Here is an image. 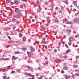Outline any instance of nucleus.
<instances>
[{
	"mask_svg": "<svg viewBox=\"0 0 79 79\" xmlns=\"http://www.w3.org/2000/svg\"><path fill=\"white\" fill-rule=\"evenodd\" d=\"M15 72V71H12L11 72V73H12V74H13V73H14V72Z\"/></svg>",
	"mask_w": 79,
	"mask_h": 79,
	"instance_id": "59",
	"label": "nucleus"
},
{
	"mask_svg": "<svg viewBox=\"0 0 79 79\" xmlns=\"http://www.w3.org/2000/svg\"><path fill=\"white\" fill-rule=\"evenodd\" d=\"M34 44H38V41H36L34 43Z\"/></svg>",
	"mask_w": 79,
	"mask_h": 79,
	"instance_id": "52",
	"label": "nucleus"
},
{
	"mask_svg": "<svg viewBox=\"0 0 79 79\" xmlns=\"http://www.w3.org/2000/svg\"><path fill=\"white\" fill-rule=\"evenodd\" d=\"M63 65H66V63H64L63 64Z\"/></svg>",
	"mask_w": 79,
	"mask_h": 79,
	"instance_id": "53",
	"label": "nucleus"
},
{
	"mask_svg": "<svg viewBox=\"0 0 79 79\" xmlns=\"http://www.w3.org/2000/svg\"><path fill=\"white\" fill-rule=\"evenodd\" d=\"M61 9L62 10H64V7H63L62 6H61Z\"/></svg>",
	"mask_w": 79,
	"mask_h": 79,
	"instance_id": "51",
	"label": "nucleus"
},
{
	"mask_svg": "<svg viewBox=\"0 0 79 79\" xmlns=\"http://www.w3.org/2000/svg\"><path fill=\"white\" fill-rule=\"evenodd\" d=\"M61 61H64V60L62 59L61 60Z\"/></svg>",
	"mask_w": 79,
	"mask_h": 79,
	"instance_id": "60",
	"label": "nucleus"
},
{
	"mask_svg": "<svg viewBox=\"0 0 79 79\" xmlns=\"http://www.w3.org/2000/svg\"><path fill=\"white\" fill-rule=\"evenodd\" d=\"M68 21V19H65V20H64V21L65 22H66V21Z\"/></svg>",
	"mask_w": 79,
	"mask_h": 79,
	"instance_id": "46",
	"label": "nucleus"
},
{
	"mask_svg": "<svg viewBox=\"0 0 79 79\" xmlns=\"http://www.w3.org/2000/svg\"><path fill=\"white\" fill-rule=\"evenodd\" d=\"M21 49L23 51H24V50H27V48H21Z\"/></svg>",
	"mask_w": 79,
	"mask_h": 79,
	"instance_id": "15",
	"label": "nucleus"
},
{
	"mask_svg": "<svg viewBox=\"0 0 79 79\" xmlns=\"http://www.w3.org/2000/svg\"><path fill=\"white\" fill-rule=\"evenodd\" d=\"M15 11V13H19L20 12V10L19 8H16Z\"/></svg>",
	"mask_w": 79,
	"mask_h": 79,
	"instance_id": "2",
	"label": "nucleus"
},
{
	"mask_svg": "<svg viewBox=\"0 0 79 79\" xmlns=\"http://www.w3.org/2000/svg\"><path fill=\"white\" fill-rule=\"evenodd\" d=\"M68 44L69 45H70V46L71 45V43H70L69 42H68Z\"/></svg>",
	"mask_w": 79,
	"mask_h": 79,
	"instance_id": "44",
	"label": "nucleus"
},
{
	"mask_svg": "<svg viewBox=\"0 0 79 79\" xmlns=\"http://www.w3.org/2000/svg\"><path fill=\"white\" fill-rule=\"evenodd\" d=\"M12 21H16L17 19H14L12 20Z\"/></svg>",
	"mask_w": 79,
	"mask_h": 79,
	"instance_id": "24",
	"label": "nucleus"
},
{
	"mask_svg": "<svg viewBox=\"0 0 79 79\" xmlns=\"http://www.w3.org/2000/svg\"><path fill=\"white\" fill-rule=\"evenodd\" d=\"M20 18L21 17H22V18H23V17L24 16H23V15L21 13L20 14Z\"/></svg>",
	"mask_w": 79,
	"mask_h": 79,
	"instance_id": "22",
	"label": "nucleus"
},
{
	"mask_svg": "<svg viewBox=\"0 0 79 79\" xmlns=\"http://www.w3.org/2000/svg\"><path fill=\"white\" fill-rule=\"evenodd\" d=\"M8 39H9V40H11V37H10V36H9Z\"/></svg>",
	"mask_w": 79,
	"mask_h": 79,
	"instance_id": "63",
	"label": "nucleus"
},
{
	"mask_svg": "<svg viewBox=\"0 0 79 79\" xmlns=\"http://www.w3.org/2000/svg\"><path fill=\"white\" fill-rule=\"evenodd\" d=\"M75 38H78V37H79V34H77L76 35H75Z\"/></svg>",
	"mask_w": 79,
	"mask_h": 79,
	"instance_id": "12",
	"label": "nucleus"
},
{
	"mask_svg": "<svg viewBox=\"0 0 79 79\" xmlns=\"http://www.w3.org/2000/svg\"><path fill=\"white\" fill-rule=\"evenodd\" d=\"M36 3H37V4H38V5H39V2H36Z\"/></svg>",
	"mask_w": 79,
	"mask_h": 79,
	"instance_id": "61",
	"label": "nucleus"
},
{
	"mask_svg": "<svg viewBox=\"0 0 79 79\" xmlns=\"http://www.w3.org/2000/svg\"><path fill=\"white\" fill-rule=\"evenodd\" d=\"M11 47V45H7L6 47V48H8V47Z\"/></svg>",
	"mask_w": 79,
	"mask_h": 79,
	"instance_id": "34",
	"label": "nucleus"
},
{
	"mask_svg": "<svg viewBox=\"0 0 79 79\" xmlns=\"http://www.w3.org/2000/svg\"><path fill=\"white\" fill-rule=\"evenodd\" d=\"M22 39L24 42H26V37H24L22 38Z\"/></svg>",
	"mask_w": 79,
	"mask_h": 79,
	"instance_id": "13",
	"label": "nucleus"
},
{
	"mask_svg": "<svg viewBox=\"0 0 79 79\" xmlns=\"http://www.w3.org/2000/svg\"><path fill=\"white\" fill-rule=\"evenodd\" d=\"M6 71V69H3L2 70V71H3V72H5V71Z\"/></svg>",
	"mask_w": 79,
	"mask_h": 79,
	"instance_id": "33",
	"label": "nucleus"
},
{
	"mask_svg": "<svg viewBox=\"0 0 79 79\" xmlns=\"http://www.w3.org/2000/svg\"><path fill=\"white\" fill-rule=\"evenodd\" d=\"M69 52H70V50H67V52L66 53V54H68V53H69Z\"/></svg>",
	"mask_w": 79,
	"mask_h": 79,
	"instance_id": "28",
	"label": "nucleus"
},
{
	"mask_svg": "<svg viewBox=\"0 0 79 79\" xmlns=\"http://www.w3.org/2000/svg\"><path fill=\"white\" fill-rule=\"evenodd\" d=\"M76 58H79V56H76Z\"/></svg>",
	"mask_w": 79,
	"mask_h": 79,
	"instance_id": "41",
	"label": "nucleus"
},
{
	"mask_svg": "<svg viewBox=\"0 0 79 79\" xmlns=\"http://www.w3.org/2000/svg\"><path fill=\"white\" fill-rule=\"evenodd\" d=\"M16 16L17 18H20V13H19L18 14L16 15Z\"/></svg>",
	"mask_w": 79,
	"mask_h": 79,
	"instance_id": "7",
	"label": "nucleus"
},
{
	"mask_svg": "<svg viewBox=\"0 0 79 79\" xmlns=\"http://www.w3.org/2000/svg\"><path fill=\"white\" fill-rule=\"evenodd\" d=\"M13 30L15 29V28H16V26H13Z\"/></svg>",
	"mask_w": 79,
	"mask_h": 79,
	"instance_id": "32",
	"label": "nucleus"
},
{
	"mask_svg": "<svg viewBox=\"0 0 79 79\" xmlns=\"http://www.w3.org/2000/svg\"><path fill=\"white\" fill-rule=\"evenodd\" d=\"M61 73H62V74H64V71L63 70H62L61 71Z\"/></svg>",
	"mask_w": 79,
	"mask_h": 79,
	"instance_id": "36",
	"label": "nucleus"
},
{
	"mask_svg": "<svg viewBox=\"0 0 79 79\" xmlns=\"http://www.w3.org/2000/svg\"><path fill=\"white\" fill-rule=\"evenodd\" d=\"M31 50H30V52L28 51L27 52V54H28V56L29 57H31L32 55H33L34 54L33 52L35 51V49L33 47L31 46Z\"/></svg>",
	"mask_w": 79,
	"mask_h": 79,
	"instance_id": "1",
	"label": "nucleus"
},
{
	"mask_svg": "<svg viewBox=\"0 0 79 79\" xmlns=\"http://www.w3.org/2000/svg\"><path fill=\"white\" fill-rule=\"evenodd\" d=\"M37 11L38 13H40V11H40V9H37Z\"/></svg>",
	"mask_w": 79,
	"mask_h": 79,
	"instance_id": "21",
	"label": "nucleus"
},
{
	"mask_svg": "<svg viewBox=\"0 0 79 79\" xmlns=\"http://www.w3.org/2000/svg\"><path fill=\"white\" fill-rule=\"evenodd\" d=\"M38 79H42V77H40L38 78Z\"/></svg>",
	"mask_w": 79,
	"mask_h": 79,
	"instance_id": "45",
	"label": "nucleus"
},
{
	"mask_svg": "<svg viewBox=\"0 0 79 79\" xmlns=\"http://www.w3.org/2000/svg\"><path fill=\"white\" fill-rule=\"evenodd\" d=\"M31 71H33V69H33V68H32V67H31Z\"/></svg>",
	"mask_w": 79,
	"mask_h": 79,
	"instance_id": "54",
	"label": "nucleus"
},
{
	"mask_svg": "<svg viewBox=\"0 0 79 79\" xmlns=\"http://www.w3.org/2000/svg\"><path fill=\"white\" fill-rule=\"evenodd\" d=\"M71 76L72 78H74V75L73 74H72Z\"/></svg>",
	"mask_w": 79,
	"mask_h": 79,
	"instance_id": "50",
	"label": "nucleus"
},
{
	"mask_svg": "<svg viewBox=\"0 0 79 79\" xmlns=\"http://www.w3.org/2000/svg\"><path fill=\"white\" fill-rule=\"evenodd\" d=\"M69 42H72V40H73V38L72 36L70 37L69 38Z\"/></svg>",
	"mask_w": 79,
	"mask_h": 79,
	"instance_id": "3",
	"label": "nucleus"
},
{
	"mask_svg": "<svg viewBox=\"0 0 79 79\" xmlns=\"http://www.w3.org/2000/svg\"><path fill=\"white\" fill-rule=\"evenodd\" d=\"M58 45H59V46H61V43H60L58 44Z\"/></svg>",
	"mask_w": 79,
	"mask_h": 79,
	"instance_id": "62",
	"label": "nucleus"
},
{
	"mask_svg": "<svg viewBox=\"0 0 79 79\" xmlns=\"http://www.w3.org/2000/svg\"><path fill=\"white\" fill-rule=\"evenodd\" d=\"M75 20L73 21V22L74 23H77V22H78V21L77 20V19L75 18Z\"/></svg>",
	"mask_w": 79,
	"mask_h": 79,
	"instance_id": "16",
	"label": "nucleus"
},
{
	"mask_svg": "<svg viewBox=\"0 0 79 79\" xmlns=\"http://www.w3.org/2000/svg\"><path fill=\"white\" fill-rule=\"evenodd\" d=\"M12 17H13V18H16V16L15 15H12Z\"/></svg>",
	"mask_w": 79,
	"mask_h": 79,
	"instance_id": "43",
	"label": "nucleus"
},
{
	"mask_svg": "<svg viewBox=\"0 0 79 79\" xmlns=\"http://www.w3.org/2000/svg\"><path fill=\"white\" fill-rule=\"evenodd\" d=\"M56 10H58V8L56 7L55 8Z\"/></svg>",
	"mask_w": 79,
	"mask_h": 79,
	"instance_id": "58",
	"label": "nucleus"
},
{
	"mask_svg": "<svg viewBox=\"0 0 79 79\" xmlns=\"http://www.w3.org/2000/svg\"><path fill=\"white\" fill-rule=\"evenodd\" d=\"M47 21H49V22H50V21H51V20H50V19H49L47 20Z\"/></svg>",
	"mask_w": 79,
	"mask_h": 79,
	"instance_id": "42",
	"label": "nucleus"
},
{
	"mask_svg": "<svg viewBox=\"0 0 79 79\" xmlns=\"http://www.w3.org/2000/svg\"><path fill=\"white\" fill-rule=\"evenodd\" d=\"M64 58V59H66L67 58H68V56L66 55H65L63 56Z\"/></svg>",
	"mask_w": 79,
	"mask_h": 79,
	"instance_id": "19",
	"label": "nucleus"
},
{
	"mask_svg": "<svg viewBox=\"0 0 79 79\" xmlns=\"http://www.w3.org/2000/svg\"><path fill=\"white\" fill-rule=\"evenodd\" d=\"M6 3H9L11 2V1L10 0H6Z\"/></svg>",
	"mask_w": 79,
	"mask_h": 79,
	"instance_id": "10",
	"label": "nucleus"
},
{
	"mask_svg": "<svg viewBox=\"0 0 79 79\" xmlns=\"http://www.w3.org/2000/svg\"><path fill=\"white\" fill-rule=\"evenodd\" d=\"M23 2H27V0H22Z\"/></svg>",
	"mask_w": 79,
	"mask_h": 79,
	"instance_id": "47",
	"label": "nucleus"
},
{
	"mask_svg": "<svg viewBox=\"0 0 79 79\" xmlns=\"http://www.w3.org/2000/svg\"><path fill=\"white\" fill-rule=\"evenodd\" d=\"M75 75H76L77 76H79V74L78 73H75Z\"/></svg>",
	"mask_w": 79,
	"mask_h": 79,
	"instance_id": "39",
	"label": "nucleus"
},
{
	"mask_svg": "<svg viewBox=\"0 0 79 79\" xmlns=\"http://www.w3.org/2000/svg\"><path fill=\"white\" fill-rule=\"evenodd\" d=\"M38 69L39 70H40V69H41V68H40V67H38Z\"/></svg>",
	"mask_w": 79,
	"mask_h": 79,
	"instance_id": "57",
	"label": "nucleus"
},
{
	"mask_svg": "<svg viewBox=\"0 0 79 79\" xmlns=\"http://www.w3.org/2000/svg\"><path fill=\"white\" fill-rule=\"evenodd\" d=\"M51 6L52 8H53V7H54V4H52L51 5Z\"/></svg>",
	"mask_w": 79,
	"mask_h": 79,
	"instance_id": "26",
	"label": "nucleus"
},
{
	"mask_svg": "<svg viewBox=\"0 0 79 79\" xmlns=\"http://www.w3.org/2000/svg\"><path fill=\"white\" fill-rule=\"evenodd\" d=\"M32 22H35V20L34 19H33L32 20Z\"/></svg>",
	"mask_w": 79,
	"mask_h": 79,
	"instance_id": "64",
	"label": "nucleus"
},
{
	"mask_svg": "<svg viewBox=\"0 0 79 79\" xmlns=\"http://www.w3.org/2000/svg\"><path fill=\"white\" fill-rule=\"evenodd\" d=\"M66 24H71L72 22H71L67 21L66 23Z\"/></svg>",
	"mask_w": 79,
	"mask_h": 79,
	"instance_id": "9",
	"label": "nucleus"
},
{
	"mask_svg": "<svg viewBox=\"0 0 79 79\" xmlns=\"http://www.w3.org/2000/svg\"><path fill=\"white\" fill-rule=\"evenodd\" d=\"M73 67L74 68H78V65H74L73 66Z\"/></svg>",
	"mask_w": 79,
	"mask_h": 79,
	"instance_id": "14",
	"label": "nucleus"
},
{
	"mask_svg": "<svg viewBox=\"0 0 79 79\" xmlns=\"http://www.w3.org/2000/svg\"><path fill=\"white\" fill-rule=\"evenodd\" d=\"M41 44H46V42L45 41H42V42L41 43Z\"/></svg>",
	"mask_w": 79,
	"mask_h": 79,
	"instance_id": "20",
	"label": "nucleus"
},
{
	"mask_svg": "<svg viewBox=\"0 0 79 79\" xmlns=\"http://www.w3.org/2000/svg\"><path fill=\"white\" fill-rule=\"evenodd\" d=\"M65 3L66 4H67V5L68 4V0L65 1Z\"/></svg>",
	"mask_w": 79,
	"mask_h": 79,
	"instance_id": "27",
	"label": "nucleus"
},
{
	"mask_svg": "<svg viewBox=\"0 0 79 79\" xmlns=\"http://www.w3.org/2000/svg\"><path fill=\"white\" fill-rule=\"evenodd\" d=\"M65 76H66V79H69V78L71 77L69 75V76H68L67 74H65Z\"/></svg>",
	"mask_w": 79,
	"mask_h": 79,
	"instance_id": "6",
	"label": "nucleus"
},
{
	"mask_svg": "<svg viewBox=\"0 0 79 79\" xmlns=\"http://www.w3.org/2000/svg\"><path fill=\"white\" fill-rule=\"evenodd\" d=\"M46 19H47V20H48V19H50V17H47Z\"/></svg>",
	"mask_w": 79,
	"mask_h": 79,
	"instance_id": "49",
	"label": "nucleus"
},
{
	"mask_svg": "<svg viewBox=\"0 0 79 79\" xmlns=\"http://www.w3.org/2000/svg\"><path fill=\"white\" fill-rule=\"evenodd\" d=\"M73 33L74 34H76V31H73Z\"/></svg>",
	"mask_w": 79,
	"mask_h": 79,
	"instance_id": "40",
	"label": "nucleus"
},
{
	"mask_svg": "<svg viewBox=\"0 0 79 79\" xmlns=\"http://www.w3.org/2000/svg\"><path fill=\"white\" fill-rule=\"evenodd\" d=\"M22 36H23V34L20 33V37H22Z\"/></svg>",
	"mask_w": 79,
	"mask_h": 79,
	"instance_id": "37",
	"label": "nucleus"
},
{
	"mask_svg": "<svg viewBox=\"0 0 79 79\" xmlns=\"http://www.w3.org/2000/svg\"><path fill=\"white\" fill-rule=\"evenodd\" d=\"M48 62H46L45 63H44L43 64L44 66H45V65H47V64H48Z\"/></svg>",
	"mask_w": 79,
	"mask_h": 79,
	"instance_id": "17",
	"label": "nucleus"
},
{
	"mask_svg": "<svg viewBox=\"0 0 79 79\" xmlns=\"http://www.w3.org/2000/svg\"><path fill=\"white\" fill-rule=\"evenodd\" d=\"M63 69L64 70H68V67L67 66H65L63 67Z\"/></svg>",
	"mask_w": 79,
	"mask_h": 79,
	"instance_id": "8",
	"label": "nucleus"
},
{
	"mask_svg": "<svg viewBox=\"0 0 79 79\" xmlns=\"http://www.w3.org/2000/svg\"><path fill=\"white\" fill-rule=\"evenodd\" d=\"M19 51H17V52H15V53L16 54H19Z\"/></svg>",
	"mask_w": 79,
	"mask_h": 79,
	"instance_id": "25",
	"label": "nucleus"
},
{
	"mask_svg": "<svg viewBox=\"0 0 79 79\" xmlns=\"http://www.w3.org/2000/svg\"><path fill=\"white\" fill-rule=\"evenodd\" d=\"M20 18L21 17H22V18H23V17L24 16H23V15L21 13L20 14Z\"/></svg>",
	"mask_w": 79,
	"mask_h": 79,
	"instance_id": "23",
	"label": "nucleus"
},
{
	"mask_svg": "<svg viewBox=\"0 0 79 79\" xmlns=\"http://www.w3.org/2000/svg\"><path fill=\"white\" fill-rule=\"evenodd\" d=\"M4 60V58H2V59H0V61H1L2 60Z\"/></svg>",
	"mask_w": 79,
	"mask_h": 79,
	"instance_id": "55",
	"label": "nucleus"
},
{
	"mask_svg": "<svg viewBox=\"0 0 79 79\" xmlns=\"http://www.w3.org/2000/svg\"><path fill=\"white\" fill-rule=\"evenodd\" d=\"M4 60H6V61H8V58H6L5 59H4Z\"/></svg>",
	"mask_w": 79,
	"mask_h": 79,
	"instance_id": "38",
	"label": "nucleus"
},
{
	"mask_svg": "<svg viewBox=\"0 0 79 79\" xmlns=\"http://www.w3.org/2000/svg\"><path fill=\"white\" fill-rule=\"evenodd\" d=\"M3 16L4 18H6V15L5 14Z\"/></svg>",
	"mask_w": 79,
	"mask_h": 79,
	"instance_id": "56",
	"label": "nucleus"
},
{
	"mask_svg": "<svg viewBox=\"0 0 79 79\" xmlns=\"http://www.w3.org/2000/svg\"><path fill=\"white\" fill-rule=\"evenodd\" d=\"M27 76H31V77H32V75L31 73L27 74Z\"/></svg>",
	"mask_w": 79,
	"mask_h": 79,
	"instance_id": "18",
	"label": "nucleus"
},
{
	"mask_svg": "<svg viewBox=\"0 0 79 79\" xmlns=\"http://www.w3.org/2000/svg\"><path fill=\"white\" fill-rule=\"evenodd\" d=\"M56 21L57 23L59 22V21H58V19H57V18H56Z\"/></svg>",
	"mask_w": 79,
	"mask_h": 79,
	"instance_id": "29",
	"label": "nucleus"
},
{
	"mask_svg": "<svg viewBox=\"0 0 79 79\" xmlns=\"http://www.w3.org/2000/svg\"><path fill=\"white\" fill-rule=\"evenodd\" d=\"M3 77L4 79H8L7 78H6V77L5 76H3Z\"/></svg>",
	"mask_w": 79,
	"mask_h": 79,
	"instance_id": "31",
	"label": "nucleus"
},
{
	"mask_svg": "<svg viewBox=\"0 0 79 79\" xmlns=\"http://www.w3.org/2000/svg\"><path fill=\"white\" fill-rule=\"evenodd\" d=\"M28 42L29 43L31 42V40L30 39H28Z\"/></svg>",
	"mask_w": 79,
	"mask_h": 79,
	"instance_id": "35",
	"label": "nucleus"
},
{
	"mask_svg": "<svg viewBox=\"0 0 79 79\" xmlns=\"http://www.w3.org/2000/svg\"><path fill=\"white\" fill-rule=\"evenodd\" d=\"M73 3L75 5V6H77V2H76V1H74Z\"/></svg>",
	"mask_w": 79,
	"mask_h": 79,
	"instance_id": "11",
	"label": "nucleus"
},
{
	"mask_svg": "<svg viewBox=\"0 0 79 79\" xmlns=\"http://www.w3.org/2000/svg\"><path fill=\"white\" fill-rule=\"evenodd\" d=\"M14 2L15 3V4H16L17 5H18L19 3V2H18V1L17 0H14Z\"/></svg>",
	"mask_w": 79,
	"mask_h": 79,
	"instance_id": "4",
	"label": "nucleus"
},
{
	"mask_svg": "<svg viewBox=\"0 0 79 79\" xmlns=\"http://www.w3.org/2000/svg\"><path fill=\"white\" fill-rule=\"evenodd\" d=\"M13 60H16V58L15 57V56H14L12 57Z\"/></svg>",
	"mask_w": 79,
	"mask_h": 79,
	"instance_id": "30",
	"label": "nucleus"
},
{
	"mask_svg": "<svg viewBox=\"0 0 79 79\" xmlns=\"http://www.w3.org/2000/svg\"><path fill=\"white\" fill-rule=\"evenodd\" d=\"M56 52H57V50L56 49L54 50V53H56Z\"/></svg>",
	"mask_w": 79,
	"mask_h": 79,
	"instance_id": "48",
	"label": "nucleus"
},
{
	"mask_svg": "<svg viewBox=\"0 0 79 79\" xmlns=\"http://www.w3.org/2000/svg\"><path fill=\"white\" fill-rule=\"evenodd\" d=\"M67 32L68 34H70L71 33V30L69 29L67 31Z\"/></svg>",
	"mask_w": 79,
	"mask_h": 79,
	"instance_id": "5",
	"label": "nucleus"
}]
</instances>
